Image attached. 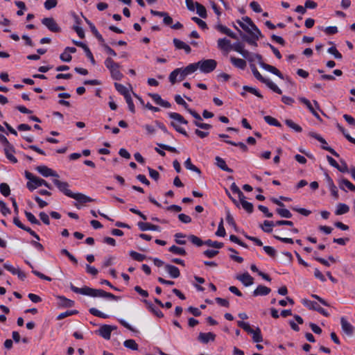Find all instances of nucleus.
<instances>
[{
  "label": "nucleus",
  "mask_w": 355,
  "mask_h": 355,
  "mask_svg": "<svg viewBox=\"0 0 355 355\" xmlns=\"http://www.w3.org/2000/svg\"><path fill=\"white\" fill-rule=\"evenodd\" d=\"M53 182L60 191L62 192L67 196L76 200L78 203L84 204L93 202L94 200L83 193H73L70 189H69V184L67 182L60 181L58 178H54L53 180Z\"/></svg>",
  "instance_id": "obj_1"
},
{
  "label": "nucleus",
  "mask_w": 355,
  "mask_h": 355,
  "mask_svg": "<svg viewBox=\"0 0 355 355\" xmlns=\"http://www.w3.org/2000/svg\"><path fill=\"white\" fill-rule=\"evenodd\" d=\"M70 288L73 292L76 293L88 295L93 297H103L114 300H116L119 298L117 296L113 295L111 293H107L102 289L92 288L88 286L78 288L75 286L73 284H70Z\"/></svg>",
  "instance_id": "obj_2"
},
{
  "label": "nucleus",
  "mask_w": 355,
  "mask_h": 355,
  "mask_svg": "<svg viewBox=\"0 0 355 355\" xmlns=\"http://www.w3.org/2000/svg\"><path fill=\"white\" fill-rule=\"evenodd\" d=\"M244 58L248 60L250 64H253L252 62L257 61L259 65L264 69L265 70L276 75L281 79H284L283 74L280 72L279 69H277L276 67L270 65L268 64L264 63L262 60V56L259 54L256 53H252L248 51V55L245 56Z\"/></svg>",
  "instance_id": "obj_3"
},
{
  "label": "nucleus",
  "mask_w": 355,
  "mask_h": 355,
  "mask_svg": "<svg viewBox=\"0 0 355 355\" xmlns=\"http://www.w3.org/2000/svg\"><path fill=\"white\" fill-rule=\"evenodd\" d=\"M25 176L29 180L26 184V187L30 191H33L40 186L51 189V185L46 180L35 176L28 171L25 172Z\"/></svg>",
  "instance_id": "obj_4"
},
{
  "label": "nucleus",
  "mask_w": 355,
  "mask_h": 355,
  "mask_svg": "<svg viewBox=\"0 0 355 355\" xmlns=\"http://www.w3.org/2000/svg\"><path fill=\"white\" fill-rule=\"evenodd\" d=\"M105 67L110 70L111 77L116 80H120L123 78V74L120 71V65L115 62L111 58H107L105 60Z\"/></svg>",
  "instance_id": "obj_5"
},
{
  "label": "nucleus",
  "mask_w": 355,
  "mask_h": 355,
  "mask_svg": "<svg viewBox=\"0 0 355 355\" xmlns=\"http://www.w3.org/2000/svg\"><path fill=\"white\" fill-rule=\"evenodd\" d=\"M168 116L171 119L175 121H172L171 125L175 129V130L185 136H187V132L175 123L176 121L180 124H187V121L185 120L181 114L176 112H170L168 113Z\"/></svg>",
  "instance_id": "obj_6"
},
{
  "label": "nucleus",
  "mask_w": 355,
  "mask_h": 355,
  "mask_svg": "<svg viewBox=\"0 0 355 355\" xmlns=\"http://www.w3.org/2000/svg\"><path fill=\"white\" fill-rule=\"evenodd\" d=\"M198 62V69L205 73H209L213 71L217 66V62L213 59L202 60Z\"/></svg>",
  "instance_id": "obj_7"
},
{
  "label": "nucleus",
  "mask_w": 355,
  "mask_h": 355,
  "mask_svg": "<svg viewBox=\"0 0 355 355\" xmlns=\"http://www.w3.org/2000/svg\"><path fill=\"white\" fill-rule=\"evenodd\" d=\"M236 22L245 31L248 33L254 32L255 30H259L252 19L248 17H242L241 20H237Z\"/></svg>",
  "instance_id": "obj_8"
},
{
  "label": "nucleus",
  "mask_w": 355,
  "mask_h": 355,
  "mask_svg": "<svg viewBox=\"0 0 355 355\" xmlns=\"http://www.w3.org/2000/svg\"><path fill=\"white\" fill-rule=\"evenodd\" d=\"M309 136H310L311 137L314 138V139H317L318 141H320L322 144V149L329 151L331 155H333L334 156H335L336 157H339V154L337 152H336L332 148H331L330 146H328L326 140L323 137H322L320 135H318L314 132H310L309 133Z\"/></svg>",
  "instance_id": "obj_9"
},
{
  "label": "nucleus",
  "mask_w": 355,
  "mask_h": 355,
  "mask_svg": "<svg viewBox=\"0 0 355 355\" xmlns=\"http://www.w3.org/2000/svg\"><path fill=\"white\" fill-rule=\"evenodd\" d=\"M42 24L51 32L60 33L61 31V28L53 17L43 18L42 19Z\"/></svg>",
  "instance_id": "obj_10"
},
{
  "label": "nucleus",
  "mask_w": 355,
  "mask_h": 355,
  "mask_svg": "<svg viewBox=\"0 0 355 355\" xmlns=\"http://www.w3.org/2000/svg\"><path fill=\"white\" fill-rule=\"evenodd\" d=\"M299 101L307 107V108L309 110V111L313 114V115L315 117H316L317 119H320V115L315 110H320L319 104L316 101H313L315 107H313L311 103L307 98H306L304 97H300Z\"/></svg>",
  "instance_id": "obj_11"
},
{
  "label": "nucleus",
  "mask_w": 355,
  "mask_h": 355,
  "mask_svg": "<svg viewBox=\"0 0 355 355\" xmlns=\"http://www.w3.org/2000/svg\"><path fill=\"white\" fill-rule=\"evenodd\" d=\"M116 329V327L115 326L103 324L99 328V329L96 332L104 339L110 340L112 331L113 330H115Z\"/></svg>",
  "instance_id": "obj_12"
},
{
  "label": "nucleus",
  "mask_w": 355,
  "mask_h": 355,
  "mask_svg": "<svg viewBox=\"0 0 355 355\" xmlns=\"http://www.w3.org/2000/svg\"><path fill=\"white\" fill-rule=\"evenodd\" d=\"M303 304L307 306L309 309L317 311L324 316L329 315V313L315 302L304 300Z\"/></svg>",
  "instance_id": "obj_13"
},
{
  "label": "nucleus",
  "mask_w": 355,
  "mask_h": 355,
  "mask_svg": "<svg viewBox=\"0 0 355 355\" xmlns=\"http://www.w3.org/2000/svg\"><path fill=\"white\" fill-rule=\"evenodd\" d=\"M188 112L196 119V121H194L193 123L196 126L205 130H209L211 128V125L201 122L202 118L196 111L192 110L191 109H188Z\"/></svg>",
  "instance_id": "obj_14"
},
{
  "label": "nucleus",
  "mask_w": 355,
  "mask_h": 355,
  "mask_svg": "<svg viewBox=\"0 0 355 355\" xmlns=\"http://www.w3.org/2000/svg\"><path fill=\"white\" fill-rule=\"evenodd\" d=\"M36 170L44 177L52 176L54 178H59V175L53 169L47 167L46 166H39L36 168Z\"/></svg>",
  "instance_id": "obj_15"
},
{
  "label": "nucleus",
  "mask_w": 355,
  "mask_h": 355,
  "mask_svg": "<svg viewBox=\"0 0 355 355\" xmlns=\"http://www.w3.org/2000/svg\"><path fill=\"white\" fill-rule=\"evenodd\" d=\"M218 48L221 51L228 52L231 50L232 44L230 40L227 38H220L217 41Z\"/></svg>",
  "instance_id": "obj_16"
},
{
  "label": "nucleus",
  "mask_w": 355,
  "mask_h": 355,
  "mask_svg": "<svg viewBox=\"0 0 355 355\" xmlns=\"http://www.w3.org/2000/svg\"><path fill=\"white\" fill-rule=\"evenodd\" d=\"M236 279L239 280L245 286H249L253 284L254 279L248 272H245L242 275H238Z\"/></svg>",
  "instance_id": "obj_17"
},
{
  "label": "nucleus",
  "mask_w": 355,
  "mask_h": 355,
  "mask_svg": "<svg viewBox=\"0 0 355 355\" xmlns=\"http://www.w3.org/2000/svg\"><path fill=\"white\" fill-rule=\"evenodd\" d=\"M149 95L156 104L166 108H169L171 107V103L166 101L163 100L159 94H150Z\"/></svg>",
  "instance_id": "obj_18"
},
{
  "label": "nucleus",
  "mask_w": 355,
  "mask_h": 355,
  "mask_svg": "<svg viewBox=\"0 0 355 355\" xmlns=\"http://www.w3.org/2000/svg\"><path fill=\"white\" fill-rule=\"evenodd\" d=\"M137 225L141 231L153 230L160 232L161 230L159 226L149 223L139 222Z\"/></svg>",
  "instance_id": "obj_19"
},
{
  "label": "nucleus",
  "mask_w": 355,
  "mask_h": 355,
  "mask_svg": "<svg viewBox=\"0 0 355 355\" xmlns=\"http://www.w3.org/2000/svg\"><path fill=\"white\" fill-rule=\"evenodd\" d=\"M216 335L211 332L209 333H200L198 339L202 343H207L209 341H214L215 340Z\"/></svg>",
  "instance_id": "obj_20"
},
{
  "label": "nucleus",
  "mask_w": 355,
  "mask_h": 355,
  "mask_svg": "<svg viewBox=\"0 0 355 355\" xmlns=\"http://www.w3.org/2000/svg\"><path fill=\"white\" fill-rule=\"evenodd\" d=\"M231 50L240 53L243 58L248 55V51L244 49V45L241 42H235L232 44Z\"/></svg>",
  "instance_id": "obj_21"
},
{
  "label": "nucleus",
  "mask_w": 355,
  "mask_h": 355,
  "mask_svg": "<svg viewBox=\"0 0 355 355\" xmlns=\"http://www.w3.org/2000/svg\"><path fill=\"white\" fill-rule=\"evenodd\" d=\"M250 35V37L245 38V41L253 46H257V41L261 36V33L259 30H255V31L249 33Z\"/></svg>",
  "instance_id": "obj_22"
},
{
  "label": "nucleus",
  "mask_w": 355,
  "mask_h": 355,
  "mask_svg": "<svg viewBox=\"0 0 355 355\" xmlns=\"http://www.w3.org/2000/svg\"><path fill=\"white\" fill-rule=\"evenodd\" d=\"M216 28L221 33L227 35L232 39H237V35L225 26L218 24L216 26Z\"/></svg>",
  "instance_id": "obj_23"
},
{
  "label": "nucleus",
  "mask_w": 355,
  "mask_h": 355,
  "mask_svg": "<svg viewBox=\"0 0 355 355\" xmlns=\"http://www.w3.org/2000/svg\"><path fill=\"white\" fill-rule=\"evenodd\" d=\"M173 42L176 49H184L187 53H189L191 51V47L187 44L177 38H174Z\"/></svg>",
  "instance_id": "obj_24"
},
{
  "label": "nucleus",
  "mask_w": 355,
  "mask_h": 355,
  "mask_svg": "<svg viewBox=\"0 0 355 355\" xmlns=\"http://www.w3.org/2000/svg\"><path fill=\"white\" fill-rule=\"evenodd\" d=\"M215 160H216V166L218 168H220V169H222L223 171L228 172V173L233 172V170L227 166L225 161L223 158L217 156V157H216Z\"/></svg>",
  "instance_id": "obj_25"
},
{
  "label": "nucleus",
  "mask_w": 355,
  "mask_h": 355,
  "mask_svg": "<svg viewBox=\"0 0 355 355\" xmlns=\"http://www.w3.org/2000/svg\"><path fill=\"white\" fill-rule=\"evenodd\" d=\"M270 288L263 286L259 285L257 286V288L253 291V295L254 296H259V295H267L270 293Z\"/></svg>",
  "instance_id": "obj_26"
},
{
  "label": "nucleus",
  "mask_w": 355,
  "mask_h": 355,
  "mask_svg": "<svg viewBox=\"0 0 355 355\" xmlns=\"http://www.w3.org/2000/svg\"><path fill=\"white\" fill-rule=\"evenodd\" d=\"M165 268L172 278H178L180 275V270L175 266L167 264Z\"/></svg>",
  "instance_id": "obj_27"
},
{
  "label": "nucleus",
  "mask_w": 355,
  "mask_h": 355,
  "mask_svg": "<svg viewBox=\"0 0 355 355\" xmlns=\"http://www.w3.org/2000/svg\"><path fill=\"white\" fill-rule=\"evenodd\" d=\"M4 152L6 157L12 162V163H17V159L12 155V153L15 152L14 147L12 145L8 146L6 148H4Z\"/></svg>",
  "instance_id": "obj_28"
},
{
  "label": "nucleus",
  "mask_w": 355,
  "mask_h": 355,
  "mask_svg": "<svg viewBox=\"0 0 355 355\" xmlns=\"http://www.w3.org/2000/svg\"><path fill=\"white\" fill-rule=\"evenodd\" d=\"M231 63L235 67L241 69H244L246 67V62L241 58L230 57Z\"/></svg>",
  "instance_id": "obj_29"
},
{
  "label": "nucleus",
  "mask_w": 355,
  "mask_h": 355,
  "mask_svg": "<svg viewBox=\"0 0 355 355\" xmlns=\"http://www.w3.org/2000/svg\"><path fill=\"white\" fill-rule=\"evenodd\" d=\"M85 21L87 24L89 25L91 31L93 33V34L95 35V37L98 39V40L100 42H104V39L103 38L102 35L99 33L95 26L87 19H85Z\"/></svg>",
  "instance_id": "obj_30"
},
{
  "label": "nucleus",
  "mask_w": 355,
  "mask_h": 355,
  "mask_svg": "<svg viewBox=\"0 0 355 355\" xmlns=\"http://www.w3.org/2000/svg\"><path fill=\"white\" fill-rule=\"evenodd\" d=\"M339 187L343 190H345L344 187H346L347 189H349L352 191H355V186L351 182H349L348 180L345 179V178H343L340 180Z\"/></svg>",
  "instance_id": "obj_31"
},
{
  "label": "nucleus",
  "mask_w": 355,
  "mask_h": 355,
  "mask_svg": "<svg viewBox=\"0 0 355 355\" xmlns=\"http://www.w3.org/2000/svg\"><path fill=\"white\" fill-rule=\"evenodd\" d=\"M343 330L347 334H352L353 332L352 325L348 322L344 318L340 320Z\"/></svg>",
  "instance_id": "obj_32"
},
{
  "label": "nucleus",
  "mask_w": 355,
  "mask_h": 355,
  "mask_svg": "<svg viewBox=\"0 0 355 355\" xmlns=\"http://www.w3.org/2000/svg\"><path fill=\"white\" fill-rule=\"evenodd\" d=\"M114 87H115V89H116V91L119 93H120L121 95H123L124 96V98L130 94L128 89L122 84L115 83Z\"/></svg>",
  "instance_id": "obj_33"
},
{
  "label": "nucleus",
  "mask_w": 355,
  "mask_h": 355,
  "mask_svg": "<svg viewBox=\"0 0 355 355\" xmlns=\"http://www.w3.org/2000/svg\"><path fill=\"white\" fill-rule=\"evenodd\" d=\"M239 201L242 205V207L248 213H252L253 211V205L251 202H249L245 200V197L240 198Z\"/></svg>",
  "instance_id": "obj_34"
},
{
  "label": "nucleus",
  "mask_w": 355,
  "mask_h": 355,
  "mask_svg": "<svg viewBox=\"0 0 355 355\" xmlns=\"http://www.w3.org/2000/svg\"><path fill=\"white\" fill-rule=\"evenodd\" d=\"M349 211V207L347 205L344 203H339L337 205L336 210L335 211L336 215H342L347 213Z\"/></svg>",
  "instance_id": "obj_35"
},
{
  "label": "nucleus",
  "mask_w": 355,
  "mask_h": 355,
  "mask_svg": "<svg viewBox=\"0 0 355 355\" xmlns=\"http://www.w3.org/2000/svg\"><path fill=\"white\" fill-rule=\"evenodd\" d=\"M274 225H275V223L272 221L265 220L262 225H260V227L263 232L270 233Z\"/></svg>",
  "instance_id": "obj_36"
},
{
  "label": "nucleus",
  "mask_w": 355,
  "mask_h": 355,
  "mask_svg": "<svg viewBox=\"0 0 355 355\" xmlns=\"http://www.w3.org/2000/svg\"><path fill=\"white\" fill-rule=\"evenodd\" d=\"M285 123L292 130H293L296 132H301L302 131V127L295 123L291 119H286Z\"/></svg>",
  "instance_id": "obj_37"
},
{
  "label": "nucleus",
  "mask_w": 355,
  "mask_h": 355,
  "mask_svg": "<svg viewBox=\"0 0 355 355\" xmlns=\"http://www.w3.org/2000/svg\"><path fill=\"white\" fill-rule=\"evenodd\" d=\"M262 83H265L274 92H276L279 94L282 93V91L270 80L266 78Z\"/></svg>",
  "instance_id": "obj_38"
},
{
  "label": "nucleus",
  "mask_w": 355,
  "mask_h": 355,
  "mask_svg": "<svg viewBox=\"0 0 355 355\" xmlns=\"http://www.w3.org/2000/svg\"><path fill=\"white\" fill-rule=\"evenodd\" d=\"M59 304L60 306L64 307H71L74 304V302L73 300H69L64 297H59Z\"/></svg>",
  "instance_id": "obj_39"
},
{
  "label": "nucleus",
  "mask_w": 355,
  "mask_h": 355,
  "mask_svg": "<svg viewBox=\"0 0 355 355\" xmlns=\"http://www.w3.org/2000/svg\"><path fill=\"white\" fill-rule=\"evenodd\" d=\"M250 334L252 335L253 341L255 343H259L263 340V338L261 336V330L259 327L252 331V333Z\"/></svg>",
  "instance_id": "obj_40"
},
{
  "label": "nucleus",
  "mask_w": 355,
  "mask_h": 355,
  "mask_svg": "<svg viewBox=\"0 0 355 355\" xmlns=\"http://www.w3.org/2000/svg\"><path fill=\"white\" fill-rule=\"evenodd\" d=\"M184 166H185L186 168L188 169V170L194 171V172H196V173H197L198 174H200L201 173L200 170L197 166H196L195 165H193L191 163V161L190 158H188L185 161Z\"/></svg>",
  "instance_id": "obj_41"
},
{
  "label": "nucleus",
  "mask_w": 355,
  "mask_h": 355,
  "mask_svg": "<svg viewBox=\"0 0 355 355\" xmlns=\"http://www.w3.org/2000/svg\"><path fill=\"white\" fill-rule=\"evenodd\" d=\"M168 250L175 254L182 256L186 254V251L183 248H180L176 245H172L169 248Z\"/></svg>",
  "instance_id": "obj_42"
},
{
  "label": "nucleus",
  "mask_w": 355,
  "mask_h": 355,
  "mask_svg": "<svg viewBox=\"0 0 355 355\" xmlns=\"http://www.w3.org/2000/svg\"><path fill=\"white\" fill-rule=\"evenodd\" d=\"M198 69V62L190 64L187 67L183 68V69L184 70V71L187 76L193 73Z\"/></svg>",
  "instance_id": "obj_43"
},
{
  "label": "nucleus",
  "mask_w": 355,
  "mask_h": 355,
  "mask_svg": "<svg viewBox=\"0 0 355 355\" xmlns=\"http://www.w3.org/2000/svg\"><path fill=\"white\" fill-rule=\"evenodd\" d=\"M196 12L202 18H205L207 17V11L202 5L200 4L198 2H196Z\"/></svg>",
  "instance_id": "obj_44"
},
{
  "label": "nucleus",
  "mask_w": 355,
  "mask_h": 355,
  "mask_svg": "<svg viewBox=\"0 0 355 355\" xmlns=\"http://www.w3.org/2000/svg\"><path fill=\"white\" fill-rule=\"evenodd\" d=\"M124 346L128 349H132V350H137L138 349V345L135 342V340L132 339H128L126 340L124 343Z\"/></svg>",
  "instance_id": "obj_45"
},
{
  "label": "nucleus",
  "mask_w": 355,
  "mask_h": 355,
  "mask_svg": "<svg viewBox=\"0 0 355 355\" xmlns=\"http://www.w3.org/2000/svg\"><path fill=\"white\" fill-rule=\"evenodd\" d=\"M276 211L280 216L283 218H291L292 217V214L287 209L277 208Z\"/></svg>",
  "instance_id": "obj_46"
},
{
  "label": "nucleus",
  "mask_w": 355,
  "mask_h": 355,
  "mask_svg": "<svg viewBox=\"0 0 355 355\" xmlns=\"http://www.w3.org/2000/svg\"><path fill=\"white\" fill-rule=\"evenodd\" d=\"M264 120L268 124H269L270 125H274L276 127L282 126V124L276 119H275L270 116H264Z\"/></svg>",
  "instance_id": "obj_47"
},
{
  "label": "nucleus",
  "mask_w": 355,
  "mask_h": 355,
  "mask_svg": "<svg viewBox=\"0 0 355 355\" xmlns=\"http://www.w3.org/2000/svg\"><path fill=\"white\" fill-rule=\"evenodd\" d=\"M250 69L252 70V72L254 75V76L257 79L259 80V81H261V83L266 79L265 78H263L261 73L259 72V71L257 70L256 66L254 64H250Z\"/></svg>",
  "instance_id": "obj_48"
},
{
  "label": "nucleus",
  "mask_w": 355,
  "mask_h": 355,
  "mask_svg": "<svg viewBox=\"0 0 355 355\" xmlns=\"http://www.w3.org/2000/svg\"><path fill=\"white\" fill-rule=\"evenodd\" d=\"M243 89L245 91V92H248L254 95H255L256 96L260 98H263V96L259 93V92L252 87H250V86H247V85H245L243 87Z\"/></svg>",
  "instance_id": "obj_49"
},
{
  "label": "nucleus",
  "mask_w": 355,
  "mask_h": 355,
  "mask_svg": "<svg viewBox=\"0 0 355 355\" xmlns=\"http://www.w3.org/2000/svg\"><path fill=\"white\" fill-rule=\"evenodd\" d=\"M0 192L4 196H8L10 193V187L6 183L0 184Z\"/></svg>",
  "instance_id": "obj_50"
},
{
  "label": "nucleus",
  "mask_w": 355,
  "mask_h": 355,
  "mask_svg": "<svg viewBox=\"0 0 355 355\" xmlns=\"http://www.w3.org/2000/svg\"><path fill=\"white\" fill-rule=\"evenodd\" d=\"M237 324L239 327L242 328L244 331L248 334L252 333L253 329L251 328L250 325L243 321H237Z\"/></svg>",
  "instance_id": "obj_51"
},
{
  "label": "nucleus",
  "mask_w": 355,
  "mask_h": 355,
  "mask_svg": "<svg viewBox=\"0 0 355 355\" xmlns=\"http://www.w3.org/2000/svg\"><path fill=\"white\" fill-rule=\"evenodd\" d=\"M188 239L189 241L194 245L197 246H201L203 244H205V242H203L199 237L195 236V235H189L188 236Z\"/></svg>",
  "instance_id": "obj_52"
},
{
  "label": "nucleus",
  "mask_w": 355,
  "mask_h": 355,
  "mask_svg": "<svg viewBox=\"0 0 355 355\" xmlns=\"http://www.w3.org/2000/svg\"><path fill=\"white\" fill-rule=\"evenodd\" d=\"M130 256L135 260L138 261H142L146 259V255L138 253L135 251H130Z\"/></svg>",
  "instance_id": "obj_53"
},
{
  "label": "nucleus",
  "mask_w": 355,
  "mask_h": 355,
  "mask_svg": "<svg viewBox=\"0 0 355 355\" xmlns=\"http://www.w3.org/2000/svg\"><path fill=\"white\" fill-rule=\"evenodd\" d=\"M25 215L28 220L32 224L40 225V222L35 218V216L31 212L25 211Z\"/></svg>",
  "instance_id": "obj_54"
},
{
  "label": "nucleus",
  "mask_w": 355,
  "mask_h": 355,
  "mask_svg": "<svg viewBox=\"0 0 355 355\" xmlns=\"http://www.w3.org/2000/svg\"><path fill=\"white\" fill-rule=\"evenodd\" d=\"M226 234L225 230L223 227V218L220 220V222L218 224V230L216 232V235L218 236L224 237Z\"/></svg>",
  "instance_id": "obj_55"
},
{
  "label": "nucleus",
  "mask_w": 355,
  "mask_h": 355,
  "mask_svg": "<svg viewBox=\"0 0 355 355\" xmlns=\"http://www.w3.org/2000/svg\"><path fill=\"white\" fill-rule=\"evenodd\" d=\"M0 211L3 216L10 214V209L7 207L5 202L0 200Z\"/></svg>",
  "instance_id": "obj_56"
},
{
  "label": "nucleus",
  "mask_w": 355,
  "mask_h": 355,
  "mask_svg": "<svg viewBox=\"0 0 355 355\" xmlns=\"http://www.w3.org/2000/svg\"><path fill=\"white\" fill-rule=\"evenodd\" d=\"M327 51L329 53L332 54L336 59L340 60L343 58L341 53L337 50V49L335 46H331L329 48Z\"/></svg>",
  "instance_id": "obj_57"
},
{
  "label": "nucleus",
  "mask_w": 355,
  "mask_h": 355,
  "mask_svg": "<svg viewBox=\"0 0 355 355\" xmlns=\"http://www.w3.org/2000/svg\"><path fill=\"white\" fill-rule=\"evenodd\" d=\"M230 189L232 191L238 195L239 198H244V194L243 192L240 190V189L238 187V186L235 183H232L230 186Z\"/></svg>",
  "instance_id": "obj_58"
},
{
  "label": "nucleus",
  "mask_w": 355,
  "mask_h": 355,
  "mask_svg": "<svg viewBox=\"0 0 355 355\" xmlns=\"http://www.w3.org/2000/svg\"><path fill=\"white\" fill-rule=\"evenodd\" d=\"M205 244L209 247H213L217 249L221 248L223 246V244L222 243L218 241H212L210 239L205 241Z\"/></svg>",
  "instance_id": "obj_59"
},
{
  "label": "nucleus",
  "mask_w": 355,
  "mask_h": 355,
  "mask_svg": "<svg viewBox=\"0 0 355 355\" xmlns=\"http://www.w3.org/2000/svg\"><path fill=\"white\" fill-rule=\"evenodd\" d=\"M225 142L230 145L239 147L243 152H245L248 150L247 146L243 142L236 143V142H234V141H232L230 140H227V141H225Z\"/></svg>",
  "instance_id": "obj_60"
},
{
  "label": "nucleus",
  "mask_w": 355,
  "mask_h": 355,
  "mask_svg": "<svg viewBox=\"0 0 355 355\" xmlns=\"http://www.w3.org/2000/svg\"><path fill=\"white\" fill-rule=\"evenodd\" d=\"M175 101L178 105H182L184 107V109L188 112V109H189V105L180 95H176L175 96Z\"/></svg>",
  "instance_id": "obj_61"
},
{
  "label": "nucleus",
  "mask_w": 355,
  "mask_h": 355,
  "mask_svg": "<svg viewBox=\"0 0 355 355\" xmlns=\"http://www.w3.org/2000/svg\"><path fill=\"white\" fill-rule=\"evenodd\" d=\"M125 101L128 104V109L132 113L135 112V107L132 101V99L131 98L130 94L126 97H125Z\"/></svg>",
  "instance_id": "obj_62"
},
{
  "label": "nucleus",
  "mask_w": 355,
  "mask_h": 355,
  "mask_svg": "<svg viewBox=\"0 0 355 355\" xmlns=\"http://www.w3.org/2000/svg\"><path fill=\"white\" fill-rule=\"evenodd\" d=\"M178 72L179 71L175 69L169 75V80L172 84H174L176 81H178Z\"/></svg>",
  "instance_id": "obj_63"
},
{
  "label": "nucleus",
  "mask_w": 355,
  "mask_h": 355,
  "mask_svg": "<svg viewBox=\"0 0 355 355\" xmlns=\"http://www.w3.org/2000/svg\"><path fill=\"white\" fill-rule=\"evenodd\" d=\"M57 0H46L44 2V7L46 10H51L57 6Z\"/></svg>",
  "instance_id": "obj_64"
}]
</instances>
